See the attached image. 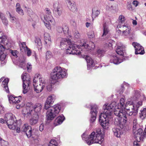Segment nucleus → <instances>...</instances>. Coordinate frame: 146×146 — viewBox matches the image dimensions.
<instances>
[{"label": "nucleus", "mask_w": 146, "mask_h": 146, "mask_svg": "<svg viewBox=\"0 0 146 146\" xmlns=\"http://www.w3.org/2000/svg\"><path fill=\"white\" fill-rule=\"evenodd\" d=\"M125 100L121 98L120 100V103L118 106L116 103L113 102L110 104H105L103 106V113H101L99 116V121L100 124L104 128L109 124L108 119L110 118L112 113V111H117L119 109L121 111L125 109Z\"/></svg>", "instance_id": "nucleus-1"}, {"label": "nucleus", "mask_w": 146, "mask_h": 146, "mask_svg": "<svg viewBox=\"0 0 146 146\" xmlns=\"http://www.w3.org/2000/svg\"><path fill=\"white\" fill-rule=\"evenodd\" d=\"M56 99V96L54 94H52L47 98L45 103L44 109L48 110L46 113L47 120H53L57 115L60 111L61 106L57 104L51 107Z\"/></svg>", "instance_id": "nucleus-2"}, {"label": "nucleus", "mask_w": 146, "mask_h": 146, "mask_svg": "<svg viewBox=\"0 0 146 146\" xmlns=\"http://www.w3.org/2000/svg\"><path fill=\"white\" fill-rule=\"evenodd\" d=\"M60 45L61 47L64 48L66 47L67 54L80 55L81 52L80 51L76 49L78 48L77 45L70 39L66 38H62L60 42Z\"/></svg>", "instance_id": "nucleus-3"}, {"label": "nucleus", "mask_w": 146, "mask_h": 146, "mask_svg": "<svg viewBox=\"0 0 146 146\" xmlns=\"http://www.w3.org/2000/svg\"><path fill=\"white\" fill-rule=\"evenodd\" d=\"M104 135L101 130L99 129L93 132L85 140L89 145L93 143L101 144L103 140Z\"/></svg>", "instance_id": "nucleus-4"}, {"label": "nucleus", "mask_w": 146, "mask_h": 146, "mask_svg": "<svg viewBox=\"0 0 146 146\" xmlns=\"http://www.w3.org/2000/svg\"><path fill=\"white\" fill-rule=\"evenodd\" d=\"M114 113L118 117V118L115 119V124L118 125L121 129L125 130L126 128V123L128 119L126 114H124L123 112H121L119 109L117 111H114Z\"/></svg>", "instance_id": "nucleus-5"}, {"label": "nucleus", "mask_w": 146, "mask_h": 146, "mask_svg": "<svg viewBox=\"0 0 146 146\" xmlns=\"http://www.w3.org/2000/svg\"><path fill=\"white\" fill-rule=\"evenodd\" d=\"M66 70L64 68L57 66L54 68L50 74L51 78L54 80L62 79L67 76Z\"/></svg>", "instance_id": "nucleus-6"}, {"label": "nucleus", "mask_w": 146, "mask_h": 146, "mask_svg": "<svg viewBox=\"0 0 146 146\" xmlns=\"http://www.w3.org/2000/svg\"><path fill=\"white\" fill-rule=\"evenodd\" d=\"M125 111L121 110V112H123L126 114V117L129 116H135L138 113V112L135 110L133 103L130 101L126 102L125 106Z\"/></svg>", "instance_id": "nucleus-7"}, {"label": "nucleus", "mask_w": 146, "mask_h": 146, "mask_svg": "<svg viewBox=\"0 0 146 146\" xmlns=\"http://www.w3.org/2000/svg\"><path fill=\"white\" fill-rule=\"evenodd\" d=\"M7 46L4 47L3 45L0 44V60L1 61V64H4L6 63V61L5 60L6 55L8 52L10 51L9 49L10 48H6Z\"/></svg>", "instance_id": "nucleus-8"}, {"label": "nucleus", "mask_w": 146, "mask_h": 146, "mask_svg": "<svg viewBox=\"0 0 146 146\" xmlns=\"http://www.w3.org/2000/svg\"><path fill=\"white\" fill-rule=\"evenodd\" d=\"M27 74L26 73H24L22 74L21 76L23 82V92L24 94L27 93L28 91V88L30 81V79L27 78L26 76Z\"/></svg>", "instance_id": "nucleus-9"}, {"label": "nucleus", "mask_w": 146, "mask_h": 146, "mask_svg": "<svg viewBox=\"0 0 146 146\" xmlns=\"http://www.w3.org/2000/svg\"><path fill=\"white\" fill-rule=\"evenodd\" d=\"M91 118L90 119V125L92 126V124L95 121L96 116L97 110L98 109V107L96 105H94L91 106Z\"/></svg>", "instance_id": "nucleus-10"}, {"label": "nucleus", "mask_w": 146, "mask_h": 146, "mask_svg": "<svg viewBox=\"0 0 146 146\" xmlns=\"http://www.w3.org/2000/svg\"><path fill=\"white\" fill-rule=\"evenodd\" d=\"M39 81L40 82L39 85L36 86V84H34V91L37 93H40L42 91L45 84V81L43 78H39Z\"/></svg>", "instance_id": "nucleus-11"}, {"label": "nucleus", "mask_w": 146, "mask_h": 146, "mask_svg": "<svg viewBox=\"0 0 146 146\" xmlns=\"http://www.w3.org/2000/svg\"><path fill=\"white\" fill-rule=\"evenodd\" d=\"M21 131L24 132L28 138L33 137L34 135L33 130H32V127L30 126L24 124L22 127Z\"/></svg>", "instance_id": "nucleus-12"}, {"label": "nucleus", "mask_w": 146, "mask_h": 146, "mask_svg": "<svg viewBox=\"0 0 146 146\" xmlns=\"http://www.w3.org/2000/svg\"><path fill=\"white\" fill-rule=\"evenodd\" d=\"M53 13L54 16L56 18H59L62 13V9L58 3H55L53 5Z\"/></svg>", "instance_id": "nucleus-13"}, {"label": "nucleus", "mask_w": 146, "mask_h": 146, "mask_svg": "<svg viewBox=\"0 0 146 146\" xmlns=\"http://www.w3.org/2000/svg\"><path fill=\"white\" fill-rule=\"evenodd\" d=\"M117 48L116 51L117 54L122 56L124 55L125 53V46L122 43L118 42L117 43Z\"/></svg>", "instance_id": "nucleus-14"}, {"label": "nucleus", "mask_w": 146, "mask_h": 146, "mask_svg": "<svg viewBox=\"0 0 146 146\" xmlns=\"http://www.w3.org/2000/svg\"><path fill=\"white\" fill-rule=\"evenodd\" d=\"M132 45L135 48V54H143L145 52L143 47L139 44L137 42H133L132 43Z\"/></svg>", "instance_id": "nucleus-15"}, {"label": "nucleus", "mask_w": 146, "mask_h": 146, "mask_svg": "<svg viewBox=\"0 0 146 146\" xmlns=\"http://www.w3.org/2000/svg\"><path fill=\"white\" fill-rule=\"evenodd\" d=\"M5 117L7 118L6 123L7 125L16 122L17 121L15 116L11 113L6 114Z\"/></svg>", "instance_id": "nucleus-16"}, {"label": "nucleus", "mask_w": 146, "mask_h": 146, "mask_svg": "<svg viewBox=\"0 0 146 146\" xmlns=\"http://www.w3.org/2000/svg\"><path fill=\"white\" fill-rule=\"evenodd\" d=\"M125 57L123 56L122 59H120L119 57L115 55L111 56L110 62L111 63H113L115 64H118L123 61L125 60Z\"/></svg>", "instance_id": "nucleus-17"}, {"label": "nucleus", "mask_w": 146, "mask_h": 146, "mask_svg": "<svg viewBox=\"0 0 146 146\" xmlns=\"http://www.w3.org/2000/svg\"><path fill=\"white\" fill-rule=\"evenodd\" d=\"M84 58L87 63L88 70H89L90 67H92L94 65V62L90 56L87 55H84Z\"/></svg>", "instance_id": "nucleus-18"}, {"label": "nucleus", "mask_w": 146, "mask_h": 146, "mask_svg": "<svg viewBox=\"0 0 146 146\" xmlns=\"http://www.w3.org/2000/svg\"><path fill=\"white\" fill-rule=\"evenodd\" d=\"M112 130L115 136L117 137H120V136L124 132L123 129H119V128L115 127L112 129Z\"/></svg>", "instance_id": "nucleus-19"}, {"label": "nucleus", "mask_w": 146, "mask_h": 146, "mask_svg": "<svg viewBox=\"0 0 146 146\" xmlns=\"http://www.w3.org/2000/svg\"><path fill=\"white\" fill-rule=\"evenodd\" d=\"M0 43L3 44L5 46L9 45L6 36L4 35L3 33L1 32H0Z\"/></svg>", "instance_id": "nucleus-20"}, {"label": "nucleus", "mask_w": 146, "mask_h": 146, "mask_svg": "<svg viewBox=\"0 0 146 146\" xmlns=\"http://www.w3.org/2000/svg\"><path fill=\"white\" fill-rule=\"evenodd\" d=\"M65 119V118L63 115L58 116L55 120L54 122V125L57 126L60 124Z\"/></svg>", "instance_id": "nucleus-21"}, {"label": "nucleus", "mask_w": 146, "mask_h": 146, "mask_svg": "<svg viewBox=\"0 0 146 146\" xmlns=\"http://www.w3.org/2000/svg\"><path fill=\"white\" fill-rule=\"evenodd\" d=\"M39 116L37 113L33 116L30 119V124L31 125H34L36 124L38 121Z\"/></svg>", "instance_id": "nucleus-22"}, {"label": "nucleus", "mask_w": 146, "mask_h": 146, "mask_svg": "<svg viewBox=\"0 0 146 146\" xmlns=\"http://www.w3.org/2000/svg\"><path fill=\"white\" fill-rule=\"evenodd\" d=\"M66 2L68 3V5L69 9L72 11L74 12L77 9L76 4L72 3L70 0H66Z\"/></svg>", "instance_id": "nucleus-23"}, {"label": "nucleus", "mask_w": 146, "mask_h": 146, "mask_svg": "<svg viewBox=\"0 0 146 146\" xmlns=\"http://www.w3.org/2000/svg\"><path fill=\"white\" fill-rule=\"evenodd\" d=\"M82 47H84L86 48V50H91L93 49L95 47V45L92 42H90L89 44H86V43H84L82 45Z\"/></svg>", "instance_id": "nucleus-24"}, {"label": "nucleus", "mask_w": 146, "mask_h": 146, "mask_svg": "<svg viewBox=\"0 0 146 146\" xmlns=\"http://www.w3.org/2000/svg\"><path fill=\"white\" fill-rule=\"evenodd\" d=\"M9 80L8 78L5 79L2 82V86L4 88V90L7 93L9 92V90L7 85Z\"/></svg>", "instance_id": "nucleus-25"}, {"label": "nucleus", "mask_w": 146, "mask_h": 146, "mask_svg": "<svg viewBox=\"0 0 146 146\" xmlns=\"http://www.w3.org/2000/svg\"><path fill=\"white\" fill-rule=\"evenodd\" d=\"M107 10H110L113 13H115L117 10V6L116 4L109 5L106 7Z\"/></svg>", "instance_id": "nucleus-26"}, {"label": "nucleus", "mask_w": 146, "mask_h": 146, "mask_svg": "<svg viewBox=\"0 0 146 146\" xmlns=\"http://www.w3.org/2000/svg\"><path fill=\"white\" fill-rule=\"evenodd\" d=\"M140 96L139 92L138 90L134 91V95L133 97L131 98V100L133 103V101H135L137 100Z\"/></svg>", "instance_id": "nucleus-27"}, {"label": "nucleus", "mask_w": 146, "mask_h": 146, "mask_svg": "<svg viewBox=\"0 0 146 146\" xmlns=\"http://www.w3.org/2000/svg\"><path fill=\"white\" fill-rule=\"evenodd\" d=\"M143 131V130L141 128H139L137 131H134L133 132L135 135V137L136 138H139L140 140L142 137V133Z\"/></svg>", "instance_id": "nucleus-28"}, {"label": "nucleus", "mask_w": 146, "mask_h": 146, "mask_svg": "<svg viewBox=\"0 0 146 146\" xmlns=\"http://www.w3.org/2000/svg\"><path fill=\"white\" fill-rule=\"evenodd\" d=\"M44 38L45 42L46 44H48L50 46L51 44V38L49 35L47 33H45L44 34Z\"/></svg>", "instance_id": "nucleus-29"}, {"label": "nucleus", "mask_w": 146, "mask_h": 146, "mask_svg": "<svg viewBox=\"0 0 146 146\" xmlns=\"http://www.w3.org/2000/svg\"><path fill=\"white\" fill-rule=\"evenodd\" d=\"M103 32L102 36H104L106 35L109 31L108 27L106 25V23L103 24Z\"/></svg>", "instance_id": "nucleus-30"}, {"label": "nucleus", "mask_w": 146, "mask_h": 146, "mask_svg": "<svg viewBox=\"0 0 146 146\" xmlns=\"http://www.w3.org/2000/svg\"><path fill=\"white\" fill-rule=\"evenodd\" d=\"M33 107L34 111L37 113L40 111L42 106L39 104H36L34 106H33Z\"/></svg>", "instance_id": "nucleus-31"}, {"label": "nucleus", "mask_w": 146, "mask_h": 146, "mask_svg": "<svg viewBox=\"0 0 146 146\" xmlns=\"http://www.w3.org/2000/svg\"><path fill=\"white\" fill-rule=\"evenodd\" d=\"M100 13V9H95L94 10H92V18H94L98 17Z\"/></svg>", "instance_id": "nucleus-32"}, {"label": "nucleus", "mask_w": 146, "mask_h": 146, "mask_svg": "<svg viewBox=\"0 0 146 146\" xmlns=\"http://www.w3.org/2000/svg\"><path fill=\"white\" fill-rule=\"evenodd\" d=\"M139 116L141 119H143L146 116V108H144L143 110L140 111Z\"/></svg>", "instance_id": "nucleus-33"}, {"label": "nucleus", "mask_w": 146, "mask_h": 146, "mask_svg": "<svg viewBox=\"0 0 146 146\" xmlns=\"http://www.w3.org/2000/svg\"><path fill=\"white\" fill-rule=\"evenodd\" d=\"M37 16L34 13L32 14L31 15H29L28 18V20L32 22L35 23L36 21V18Z\"/></svg>", "instance_id": "nucleus-34"}, {"label": "nucleus", "mask_w": 146, "mask_h": 146, "mask_svg": "<svg viewBox=\"0 0 146 146\" xmlns=\"http://www.w3.org/2000/svg\"><path fill=\"white\" fill-rule=\"evenodd\" d=\"M105 53V51L102 49H99L97 51L96 55L99 57H101L104 56Z\"/></svg>", "instance_id": "nucleus-35"}, {"label": "nucleus", "mask_w": 146, "mask_h": 146, "mask_svg": "<svg viewBox=\"0 0 146 146\" xmlns=\"http://www.w3.org/2000/svg\"><path fill=\"white\" fill-rule=\"evenodd\" d=\"M74 37L75 39H78L80 38L81 35L78 31L75 30L73 32Z\"/></svg>", "instance_id": "nucleus-36"}, {"label": "nucleus", "mask_w": 146, "mask_h": 146, "mask_svg": "<svg viewBox=\"0 0 146 146\" xmlns=\"http://www.w3.org/2000/svg\"><path fill=\"white\" fill-rule=\"evenodd\" d=\"M142 105V102L139 101L136 104H134V105H133V106H134L135 110L138 112L139 108Z\"/></svg>", "instance_id": "nucleus-37"}, {"label": "nucleus", "mask_w": 146, "mask_h": 146, "mask_svg": "<svg viewBox=\"0 0 146 146\" xmlns=\"http://www.w3.org/2000/svg\"><path fill=\"white\" fill-rule=\"evenodd\" d=\"M17 125V123L16 122H14L13 123H11V124L8 125L7 126L10 129H14L16 128Z\"/></svg>", "instance_id": "nucleus-38"}, {"label": "nucleus", "mask_w": 146, "mask_h": 146, "mask_svg": "<svg viewBox=\"0 0 146 146\" xmlns=\"http://www.w3.org/2000/svg\"><path fill=\"white\" fill-rule=\"evenodd\" d=\"M21 96H19L18 97H15V98L13 101V103L17 104L19 103L21 100Z\"/></svg>", "instance_id": "nucleus-39"}, {"label": "nucleus", "mask_w": 146, "mask_h": 146, "mask_svg": "<svg viewBox=\"0 0 146 146\" xmlns=\"http://www.w3.org/2000/svg\"><path fill=\"white\" fill-rule=\"evenodd\" d=\"M57 143L54 139H51L49 142L48 146H58Z\"/></svg>", "instance_id": "nucleus-40"}, {"label": "nucleus", "mask_w": 146, "mask_h": 146, "mask_svg": "<svg viewBox=\"0 0 146 146\" xmlns=\"http://www.w3.org/2000/svg\"><path fill=\"white\" fill-rule=\"evenodd\" d=\"M21 46H20V48L21 50H22L23 49L25 51L26 49H28V47L26 45L25 42H23L21 43Z\"/></svg>", "instance_id": "nucleus-41"}, {"label": "nucleus", "mask_w": 146, "mask_h": 146, "mask_svg": "<svg viewBox=\"0 0 146 146\" xmlns=\"http://www.w3.org/2000/svg\"><path fill=\"white\" fill-rule=\"evenodd\" d=\"M40 75L38 74H36L35 75V77H34L33 80V85H34V84H36V82H37L38 80L39 79L40 77H39Z\"/></svg>", "instance_id": "nucleus-42"}, {"label": "nucleus", "mask_w": 146, "mask_h": 146, "mask_svg": "<svg viewBox=\"0 0 146 146\" xmlns=\"http://www.w3.org/2000/svg\"><path fill=\"white\" fill-rule=\"evenodd\" d=\"M10 50V51L8 52V53L10 52L13 56H15V58H17V54L18 53V51L17 50Z\"/></svg>", "instance_id": "nucleus-43"}, {"label": "nucleus", "mask_w": 146, "mask_h": 146, "mask_svg": "<svg viewBox=\"0 0 146 146\" xmlns=\"http://www.w3.org/2000/svg\"><path fill=\"white\" fill-rule=\"evenodd\" d=\"M44 19L46 22H50L51 23L53 20L52 17L51 15H49L48 17L47 16L46 17H45Z\"/></svg>", "instance_id": "nucleus-44"}, {"label": "nucleus", "mask_w": 146, "mask_h": 146, "mask_svg": "<svg viewBox=\"0 0 146 146\" xmlns=\"http://www.w3.org/2000/svg\"><path fill=\"white\" fill-rule=\"evenodd\" d=\"M62 28L63 29V32L64 34H65L68 33L69 29L67 26L64 25L63 26Z\"/></svg>", "instance_id": "nucleus-45"}, {"label": "nucleus", "mask_w": 146, "mask_h": 146, "mask_svg": "<svg viewBox=\"0 0 146 146\" xmlns=\"http://www.w3.org/2000/svg\"><path fill=\"white\" fill-rule=\"evenodd\" d=\"M16 11L20 15H24V13L23 10L21 8H16Z\"/></svg>", "instance_id": "nucleus-46"}, {"label": "nucleus", "mask_w": 146, "mask_h": 146, "mask_svg": "<svg viewBox=\"0 0 146 146\" xmlns=\"http://www.w3.org/2000/svg\"><path fill=\"white\" fill-rule=\"evenodd\" d=\"M125 28H127V29H126L125 30H124L123 31V33L125 35H127L129 33V26H126V27Z\"/></svg>", "instance_id": "nucleus-47"}, {"label": "nucleus", "mask_w": 146, "mask_h": 146, "mask_svg": "<svg viewBox=\"0 0 146 146\" xmlns=\"http://www.w3.org/2000/svg\"><path fill=\"white\" fill-rule=\"evenodd\" d=\"M1 144L2 146H7L8 144V142L4 140H1Z\"/></svg>", "instance_id": "nucleus-48"}, {"label": "nucleus", "mask_w": 146, "mask_h": 146, "mask_svg": "<svg viewBox=\"0 0 146 146\" xmlns=\"http://www.w3.org/2000/svg\"><path fill=\"white\" fill-rule=\"evenodd\" d=\"M52 84L51 83H50L48 84L46 86V88L48 91L50 92L51 91L52 89Z\"/></svg>", "instance_id": "nucleus-49"}, {"label": "nucleus", "mask_w": 146, "mask_h": 146, "mask_svg": "<svg viewBox=\"0 0 146 146\" xmlns=\"http://www.w3.org/2000/svg\"><path fill=\"white\" fill-rule=\"evenodd\" d=\"M52 56L51 53L50 51H48L46 54V58L48 59Z\"/></svg>", "instance_id": "nucleus-50"}, {"label": "nucleus", "mask_w": 146, "mask_h": 146, "mask_svg": "<svg viewBox=\"0 0 146 146\" xmlns=\"http://www.w3.org/2000/svg\"><path fill=\"white\" fill-rule=\"evenodd\" d=\"M25 63L24 61H22L19 64V66L21 68L25 69L26 68L25 66Z\"/></svg>", "instance_id": "nucleus-51"}, {"label": "nucleus", "mask_w": 146, "mask_h": 146, "mask_svg": "<svg viewBox=\"0 0 146 146\" xmlns=\"http://www.w3.org/2000/svg\"><path fill=\"white\" fill-rule=\"evenodd\" d=\"M8 98L9 100L10 103H13V101L14 99V98H15V97L13 96H8Z\"/></svg>", "instance_id": "nucleus-52"}, {"label": "nucleus", "mask_w": 146, "mask_h": 146, "mask_svg": "<svg viewBox=\"0 0 146 146\" xmlns=\"http://www.w3.org/2000/svg\"><path fill=\"white\" fill-rule=\"evenodd\" d=\"M26 111H25V113H23L25 115H27V116H29L31 114V112L32 111V110H31V111L30 110H28L27 109V110H26Z\"/></svg>", "instance_id": "nucleus-53"}, {"label": "nucleus", "mask_w": 146, "mask_h": 146, "mask_svg": "<svg viewBox=\"0 0 146 146\" xmlns=\"http://www.w3.org/2000/svg\"><path fill=\"white\" fill-rule=\"evenodd\" d=\"M25 51L27 52V55L28 56H29L31 55V51L30 49L28 48V49H26V50H25Z\"/></svg>", "instance_id": "nucleus-54"}, {"label": "nucleus", "mask_w": 146, "mask_h": 146, "mask_svg": "<svg viewBox=\"0 0 146 146\" xmlns=\"http://www.w3.org/2000/svg\"><path fill=\"white\" fill-rule=\"evenodd\" d=\"M2 22L4 25L6 26H7L8 25V22L7 18L4 19L2 21Z\"/></svg>", "instance_id": "nucleus-55"}, {"label": "nucleus", "mask_w": 146, "mask_h": 146, "mask_svg": "<svg viewBox=\"0 0 146 146\" xmlns=\"http://www.w3.org/2000/svg\"><path fill=\"white\" fill-rule=\"evenodd\" d=\"M119 21L121 23H123L125 20V17L123 16H120L119 17Z\"/></svg>", "instance_id": "nucleus-56"}, {"label": "nucleus", "mask_w": 146, "mask_h": 146, "mask_svg": "<svg viewBox=\"0 0 146 146\" xmlns=\"http://www.w3.org/2000/svg\"><path fill=\"white\" fill-rule=\"evenodd\" d=\"M0 18L2 21L6 18L4 14L1 12H0Z\"/></svg>", "instance_id": "nucleus-57"}, {"label": "nucleus", "mask_w": 146, "mask_h": 146, "mask_svg": "<svg viewBox=\"0 0 146 146\" xmlns=\"http://www.w3.org/2000/svg\"><path fill=\"white\" fill-rule=\"evenodd\" d=\"M10 15V18L11 20L12 21V22H14L15 21L16 18L15 17H13L12 16L9 12H8Z\"/></svg>", "instance_id": "nucleus-58"}, {"label": "nucleus", "mask_w": 146, "mask_h": 146, "mask_svg": "<svg viewBox=\"0 0 146 146\" xmlns=\"http://www.w3.org/2000/svg\"><path fill=\"white\" fill-rule=\"evenodd\" d=\"M57 30L58 32L60 33L63 31V29L61 26H58L57 28Z\"/></svg>", "instance_id": "nucleus-59"}, {"label": "nucleus", "mask_w": 146, "mask_h": 146, "mask_svg": "<svg viewBox=\"0 0 146 146\" xmlns=\"http://www.w3.org/2000/svg\"><path fill=\"white\" fill-rule=\"evenodd\" d=\"M135 122H136V121L134 120L133 122V132H134V131L136 129V123H135Z\"/></svg>", "instance_id": "nucleus-60"}, {"label": "nucleus", "mask_w": 146, "mask_h": 146, "mask_svg": "<svg viewBox=\"0 0 146 146\" xmlns=\"http://www.w3.org/2000/svg\"><path fill=\"white\" fill-rule=\"evenodd\" d=\"M35 42L37 43V44L40 46L41 44L40 40L39 38H36L35 40Z\"/></svg>", "instance_id": "nucleus-61"}, {"label": "nucleus", "mask_w": 146, "mask_h": 146, "mask_svg": "<svg viewBox=\"0 0 146 146\" xmlns=\"http://www.w3.org/2000/svg\"><path fill=\"white\" fill-rule=\"evenodd\" d=\"M5 119L4 120V119L3 118H0V122L1 123H4L6 122V123L7 121V118H5Z\"/></svg>", "instance_id": "nucleus-62"}, {"label": "nucleus", "mask_w": 146, "mask_h": 146, "mask_svg": "<svg viewBox=\"0 0 146 146\" xmlns=\"http://www.w3.org/2000/svg\"><path fill=\"white\" fill-rule=\"evenodd\" d=\"M45 10L46 11V14H48V15H50L51 14V12L50 10L48 8H46L45 9Z\"/></svg>", "instance_id": "nucleus-63"}, {"label": "nucleus", "mask_w": 146, "mask_h": 146, "mask_svg": "<svg viewBox=\"0 0 146 146\" xmlns=\"http://www.w3.org/2000/svg\"><path fill=\"white\" fill-rule=\"evenodd\" d=\"M45 25L48 28V29H49L50 28V23L49 22H47L46 23L44 22Z\"/></svg>", "instance_id": "nucleus-64"}]
</instances>
